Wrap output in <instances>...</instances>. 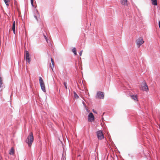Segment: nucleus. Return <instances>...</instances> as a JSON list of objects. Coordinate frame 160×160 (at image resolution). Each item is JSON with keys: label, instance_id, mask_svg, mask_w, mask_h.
<instances>
[{"label": "nucleus", "instance_id": "1", "mask_svg": "<svg viewBox=\"0 0 160 160\" xmlns=\"http://www.w3.org/2000/svg\"><path fill=\"white\" fill-rule=\"evenodd\" d=\"M33 140V137L32 132H30L29 136L27 137L26 142L28 144L29 147H30L32 143Z\"/></svg>", "mask_w": 160, "mask_h": 160}, {"label": "nucleus", "instance_id": "2", "mask_svg": "<svg viewBox=\"0 0 160 160\" xmlns=\"http://www.w3.org/2000/svg\"><path fill=\"white\" fill-rule=\"evenodd\" d=\"M104 93L102 92H98L96 96V98L99 99H103L104 98Z\"/></svg>", "mask_w": 160, "mask_h": 160}, {"label": "nucleus", "instance_id": "3", "mask_svg": "<svg viewBox=\"0 0 160 160\" xmlns=\"http://www.w3.org/2000/svg\"><path fill=\"white\" fill-rule=\"evenodd\" d=\"M39 81L42 90L44 92H45L46 89L45 88L44 84L41 77H40L39 78Z\"/></svg>", "mask_w": 160, "mask_h": 160}, {"label": "nucleus", "instance_id": "4", "mask_svg": "<svg viewBox=\"0 0 160 160\" xmlns=\"http://www.w3.org/2000/svg\"><path fill=\"white\" fill-rule=\"evenodd\" d=\"M144 42V41H143L142 38H140L136 41L137 45L138 48H139L140 46Z\"/></svg>", "mask_w": 160, "mask_h": 160}, {"label": "nucleus", "instance_id": "5", "mask_svg": "<svg viewBox=\"0 0 160 160\" xmlns=\"http://www.w3.org/2000/svg\"><path fill=\"white\" fill-rule=\"evenodd\" d=\"M25 54L24 55V58L26 62H28V63H30L31 61L30 58L29 57V54L28 51H25Z\"/></svg>", "mask_w": 160, "mask_h": 160}, {"label": "nucleus", "instance_id": "6", "mask_svg": "<svg viewBox=\"0 0 160 160\" xmlns=\"http://www.w3.org/2000/svg\"><path fill=\"white\" fill-rule=\"evenodd\" d=\"M97 136L99 139H102L104 138V136L102 131L99 130L97 132Z\"/></svg>", "mask_w": 160, "mask_h": 160}, {"label": "nucleus", "instance_id": "7", "mask_svg": "<svg viewBox=\"0 0 160 160\" xmlns=\"http://www.w3.org/2000/svg\"><path fill=\"white\" fill-rule=\"evenodd\" d=\"M88 120L90 122H93L94 120V117L93 115V114L92 113H90L88 115Z\"/></svg>", "mask_w": 160, "mask_h": 160}, {"label": "nucleus", "instance_id": "8", "mask_svg": "<svg viewBox=\"0 0 160 160\" xmlns=\"http://www.w3.org/2000/svg\"><path fill=\"white\" fill-rule=\"evenodd\" d=\"M142 90H144L146 92L148 91L149 89L148 85L147 84L146 82H145L144 86L142 87Z\"/></svg>", "mask_w": 160, "mask_h": 160}, {"label": "nucleus", "instance_id": "9", "mask_svg": "<svg viewBox=\"0 0 160 160\" xmlns=\"http://www.w3.org/2000/svg\"><path fill=\"white\" fill-rule=\"evenodd\" d=\"M35 12V13L34 15V17L38 21V18L40 17V15L37 10H36Z\"/></svg>", "mask_w": 160, "mask_h": 160}, {"label": "nucleus", "instance_id": "10", "mask_svg": "<svg viewBox=\"0 0 160 160\" xmlns=\"http://www.w3.org/2000/svg\"><path fill=\"white\" fill-rule=\"evenodd\" d=\"M127 0H121L120 2L122 5H127Z\"/></svg>", "mask_w": 160, "mask_h": 160}, {"label": "nucleus", "instance_id": "11", "mask_svg": "<svg viewBox=\"0 0 160 160\" xmlns=\"http://www.w3.org/2000/svg\"><path fill=\"white\" fill-rule=\"evenodd\" d=\"M12 30L13 31V33L15 34V21H13V22Z\"/></svg>", "mask_w": 160, "mask_h": 160}, {"label": "nucleus", "instance_id": "12", "mask_svg": "<svg viewBox=\"0 0 160 160\" xmlns=\"http://www.w3.org/2000/svg\"><path fill=\"white\" fill-rule=\"evenodd\" d=\"M131 98L132 99H133L134 100H137V95H131Z\"/></svg>", "mask_w": 160, "mask_h": 160}, {"label": "nucleus", "instance_id": "13", "mask_svg": "<svg viewBox=\"0 0 160 160\" xmlns=\"http://www.w3.org/2000/svg\"><path fill=\"white\" fill-rule=\"evenodd\" d=\"M152 4L154 5H157V0H151Z\"/></svg>", "mask_w": 160, "mask_h": 160}, {"label": "nucleus", "instance_id": "14", "mask_svg": "<svg viewBox=\"0 0 160 160\" xmlns=\"http://www.w3.org/2000/svg\"><path fill=\"white\" fill-rule=\"evenodd\" d=\"M14 149L13 148H12L11 149L10 152H9V154L10 155H12L14 154Z\"/></svg>", "mask_w": 160, "mask_h": 160}, {"label": "nucleus", "instance_id": "15", "mask_svg": "<svg viewBox=\"0 0 160 160\" xmlns=\"http://www.w3.org/2000/svg\"><path fill=\"white\" fill-rule=\"evenodd\" d=\"M4 2L7 6H8L9 4V0H4Z\"/></svg>", "mask_w": 160, "mask_h": 160}, {"label": "nucleus", "instance_id": "16", "mask_svg": "<svg viewBox=\"0 0 160 160\" xmlns=\"http://www.w3.org/2000/svg\"><path fill=\"white\" fill-rule=\"evenodd\" d=\"M73 93H74V97L75 98L77 99L79 98L78 95L75 92H74Z\"/></svg>", "mask_w": 160, "mask_h": 160}, {"label": "nucleus", "instance_id": "17", "mask_svg": "<svg viewBox=\"0 0 160 160\" xmlns=\"http://www.w3.org/2000/svg\"><path fill=\"white\" fill-rule=\"evenodd\" d=\"M72 51L73 52L75 55H77L76 49L75 48L72 49Z\"/></svg>", "mask_w": 160, "mask_h": 160}, {"label": "nucleus", "instance_id": "18", "mask_svg": "<svg viewBox=\"0 0 160 160\" xmlns=\"http://www.w3.org/2000/svg\"><path fill=\"white\" fill-rule=\"evenodd\" d=\"M51 61L52 63V67L51 68H52H52L54 67V62L52 58H51Z\"/></svg>", "mask_w": 160, "mask_h": 160}, {"label": "nucleus", "instance_id": "19", "mask_svg": "<svg viewBox=\"0 0 160 160\" xmlns=\"http://www.w3.org/2000/svg\"><path fill=\"white\" fill-rule=\"evenodd\" d=\"M2 81L1 77H0V88L2 87Z\"/></svg>", "mask_w": 160, "mask_h": 160}, {"label": "nucleus", "instance_id": "20", "mask_svg": "<svg viewBox=\"0 0 160 160\" xmlns=\"http://www.w3.org/2000/svg\"><path fill=\"white\" fill-rule=\"evenodd\" d=\"M63 84L65 87V88L66 89H67V82H64L63 83Z\"/></svg>", "mask_w": 160, "mask_h": 160}, {"label": "nucleus", "instance_id": "21", "mask_svg": "<svg viewBox=\"0 0 160 160\" xmlns=\"http://www.w3.org/2000/svg\"><path fill=\"white\" fill-rule=\"evenodd\" d=\"M33 0H31V3L33 7Z\"/></svg>", "mask_w": 160, "mask_h": 160}, {"label": "nucleus", "instance_id": "22", "mask_svg": "<svg viewBox=\"0 0 160 160\" xmlns=\"http://www.w3.org/2000/svg\"><path fill=\"white\" fill-rule=\"evenodd\" d=\"M82 50L81 51L79 52V55L81 56L82 55Z\"/></svg>", "mask_w": 160, "mask_h": 160}, {"label": "nucleus", "instance_id": "23", "mask_svg": "<svg viewBox=\"0 0 160 160\" xmlns=\"http://www.w3.org/2000/svg\"><path fill=\"white\" fill-rule=\"evenodd\" d=\"M44 37L45 38V39L46 41H47L48 40V38H47V37L45 35H44Z\"/></svg>", "mask_w": 160, "mask_h": 160}, {"label": "nucleus", "instance_id": "24", "mask_svg": "<svg viewBox=\"0 0 160 160\" xmlns=\"http://www.w3.org/2000/svg\"><path fill=\"white\" fill-rule=\"evenodd\" d=\"M159 28L160 29V21H159L158 22Z\"/></svg>", "mask_w": 160, "mask_h": 160}, {"label": "nucleus", "instance_id": "25", "mask_svg": "<svg viewBox=\"0 0 160 160\" xmlns=\"http://www.w3.org/2000/svg\"><path fill=\"white\" fill-rule=\"evenodd\" d=\"M93 112L94 113H97L96 111H94L93 109Z\"/></svg>", "mask_w": 160, "mask_h": 160}, {"label": "nucleus", "instance_id": "26", "mask_svg": "<svg viewBox=\"0 0 160 160\" xmlns=\"http://www.w3.org/2000/svg\"><path fill=\"white\" fill-rule=\"evenodd\" d=\"M82 103L84 105H85V103L83 101L82 102Z\"/></svg>", "mask_w": 160, "mask_h": 160}]
</instances>
